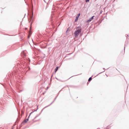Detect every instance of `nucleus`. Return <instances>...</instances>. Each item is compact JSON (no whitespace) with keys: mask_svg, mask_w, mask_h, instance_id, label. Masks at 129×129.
<instances>
[{"mask_svg":"<svg viewBox=\"0 0 129 129\" xmlns=\"http://www.w3.org/2000/svg\"><path fill=\"white\" fill-rule=\"evenodd\" d=\"M92 79V78L91 77H90L88 80V81H90Z\"/></svg>","mask_w":129,"mask_h":129,"instance_id":"nucleus-6","label":"nucleus"},{"mask_svg":"<svg viewBox=\"0 0 129 129\" xmlns=\"http://www.w3.org/2000/svg\"><path fill=\"white\" fill-rule=\"evenodd\" d=\"M94 17V16H92L91 18L89 19V20H87V22H89L90 21H91L93 19V18Z\"/></svg>","mask_w":129,"mask_h":129,"instance_id":"nucleus-2","label":"nucleus"},{"mask_svg":"<svg viewBox=\"0 0 129 129\" xmlns=\"http://www.w3.org/2000/svg\"><path fill=\"white\" fill-rule=\"evenodd\" d=\"M76 29L77 30L75 31L74 33L75 36V37L78 36L81 30V29L80 26H79L77 27L76 28Z\"/></svg>","mask_w":129,"mask_h":129,"instance_id":"nucleus-1","label":"nucleus"},{"mask_svg":"<svg viewBox=\"0 0 129 129\" xmlns=\"http://www.w3.org/2000/svg\"><path fill=\"white\" fill-rule=\"evenodd\" d=\"M58 67H57L55 69V72H56L58 70Z\"/></svg>","mask_w":129,"mask_h":129,"instance_id":"nucleus-5","label":"nucleus"},{"mask_svg":"<svg viewBox=\"0 0 129 129\" xmlns=\"http://www.w3.org/2000/svg\"><path fill=\"white\" fill-rule=\"evenodd\" d=\"M30 33H31L30 31H29V34L30 35Z\"/></svg>","mask_w":129,"mask_h":129,"instance_id":"nucleus-9","label":"nucleus"},{"mask_svg":"<svg viewBox=\"0 0 129 129\" xmlns=\"http://www.w3.org/2000/svg\"><path fill=\"white\" fill-rule=\"evenodd\" d=\"M35 116L34 117V119H35L36 117H37L38 116L37 115L36 113H34L33 114V116Z\"/></svg>","mask_w":129,"mask_h":129,"instance_id":"nucleus-4","label":"nucleus"},{"mask_svg":"<svg viewBox=\"0 0 129 129\" xmlns=\"http://www.w3.org/2000/svg\"><path fill=\"white\" fill-rule=\"evenodd\" d=\"M86 2H88L89 0H85Z\"/></svg>","mask_w":129,"mask_h":129,"instance_id":"nucleus-8","label":"nucleus"},{"mask_svg":"<svg viewBox=\"0 0 129 129\" xmlns=\"http://www.w3.org/2000/svg\"><path fill=\"white\" fill-rule=\"evenodd\" d=\"M80 14H78V15L76 17V19L75 20V22H76L77 21V20H78V18L80 16Z\"/></svg>","mask_w":129,"mask_h":129,"instance_id":"nucleus-3","label":"nucleus"},{"mask_svg":"<svg viewBox=\"0 0 129 129\" xmlns=\"http://www.w3.org/2000/svg\"><path fill=\"white\" fill-rule=\"evenodd\" d=\"M31 27H30V29H31Z\"/></svg>","mask_w":129,"mask_h":129,"instance_id":"nucleus-10","label":"nucleus"},{"mask_svg":"<svg viewBox=\"0 0 129 129\" xmlns=\"http://www.w3.org/2000/svg\"><path fill=\"white\" fill-rule=\"evenodd\" d=\"M33 113V112H31L30 114V115H29V117H30V116L31 115H32V114Z\"/></svg>","mask_w":129,"mask_h":129,"instance_id":"nucleus-7","label":"nucleus"}]
</instances>
